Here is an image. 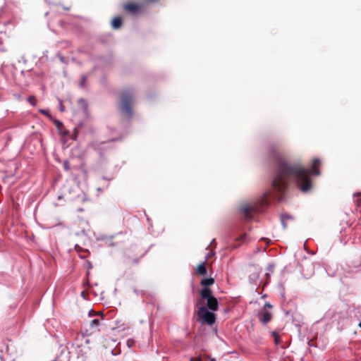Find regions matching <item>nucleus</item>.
I'll return each instance as SVG.
<instances>
[{"label": "nucleus", "instance_id": "nucleus-12", "mask_svg": "<svg viewBox=\"0 0 361 361\" xmlns=\"http://www.w3.org/2000/svg\"><path fill=\"white\" fill-rule=\"evenodd\" d=\"M99 323H100V319H94L91 320V322H90V326L92 329L93 328H97V327L99 326Z\"/></svg>", "mask_w": 361, "mask_h": 361}, {"label": "nucleus", "instance_id": "nucleus-19", "mask_svg": "<svg viewBox=\"0 0 361 361\" xmlns=\"http://www.w3.org/2000/svg\"><path fill=\"white\" fill-rule=\"evenodd\" d=\"M190 361H202L200 358H192Z\"/></svg>", "mask_w": 361, "mask_h": 361}, {"label": "nucleus", "instance_id": "nucleus-8", "mask_svg": "<svg viewBox=\"0 0 361 361\" xmlns=\"http://www.w3.org/2000/svg\"><path fill=\"white\" fill-rule=\"evenodd\" d=\"M197 273L200 275H205L207 274V268L205 267V262H202V264H199L197 267Z\"/></svg>", "mask_w": 361, "mask_h": 361}, {"label": "nucleus", "instance_id": "nucleus-15", "mask_svg": "<svg viewBox=\"0 0 361 361\" xmlns=\"http://www.w3.org/2000/svg\"><path fill=\"white\" fill-rule=\"evenodd\" d=\"M272 334L273 336L274 337L276 344H278L279 342V338L276 332H273Z\"/></svg>", "mask_w": 361, "mask_h": 361}, {"label": "nucleus", "instance_id": "nucleus-10", "mask_svg": "<svg viewBox=\"0 0 361 361\" xmlns=\"http://www.w3.org/2000/svg\"><path fill=\"white\" fill-rule=\"evenodd\" d=\"M122 20L120 17L114 18L111 22V26L114 29H118L121 26Z\"/></svg>", "mask_w": 361, "mask_h": 361}, {"label": "nucleus", "instance_id": "nucleus-14", "mask_svg": "<svg viewBox=\"0 0 361 361\" xmlns=\"http://www.w3.org/2000/svg\"><path fill=\"white\" fill-rule=\"evenodd\" d=\"M27 100H28V102H29L32 105H33V106H35V97H28Z\"/></svg>", "mask_w": 361, "mask_h": 361}, {"label": "nucleus", "instance_id": "nucleus-23", "mask_svg": "<svg viewBox=\"0 0 361 361\" xmlns=\"http://www.w3.org/2000/svg\"><path fill=\"white\" fill-rule=\"evenodd\" d=\"M209 361H216L214 358H210Z\"/></svg>", "mask_w": 361, "mask_h": 361}, {"label": "nucleus", "instance_id": "nucleus-6", "mask_svg": "<svg viewBox=\"0 0 361 361\" xmlns=\"http://www.w3.org/2000/svg\"><path fill=\"white\" fill-rule=\"evenodd\" d=\"M124 8L132 13H137L141 8L140 5L137 4H127L124 6Z\"/></svg>", "mask_w": 361, "mask_h": 361}, {"label": "nucleus", "instance_id": "nucleus-3", "mask_svg": "<svg viewBox=\"0 0 361 361\" xmlns=\"http://www.w3.org/2000/svg\"><path fill=\"white\" fill-rule=\"evenodd\" d=\"M197 317L202 323H207L209 325L213 324L215 322V315L214 313L207 310L204 307H200L197 311Z\"/></svg>", "mask_w": 361, "mask_h": 361}, {"label": "nucleus", "instance_id": "nucleus-7", "mask_svg": "<svg viewBox=\"0 0 361 361\" xmlns=\"http://www.w3.org/2000/svg\"><path fill=\"white\" fill-rule=\"evenodd\" d=\"M201 297L203 299L208 300L209 298L213 297L212 295V291L208 288H204L200 291Z\"/></svg>", "mask_w": 361, "mask_h": 361}, {"label": "nucleus", "instance_id": "nucleus-2", "mask_svg": "<svg viewBox=\"0 0 361 361\" xmlns=\"http://www.w3.org/2000/svg\"><path fill=\"white\" fill-rule=\"evenodd\" d=\"M122 111L128 116L132 115L131 103L133 102L132 94L129 91H125L121 97Z\"/></svg>", "mask_w": 361, "mask_h": 361}, {"label": "nucleus", "instance_id": "nucleus-5", "mask_svg": "<svg viewBox=\"0 0 361 361\" xmlns=\"http://www.w3.org/2000/svg\"><path fill=\"white\" fill-rule=\"evenodd\" d=\"M259 319L260 322H262L263 324L268 323L271 319V314L268 311H262L259 316Z\"/></svg>", "mask_w": 361, "mask_h": 361}, {"label": "nucleus", "instance_id": "nucleus-4", "mask_svg": "<svg viewBox=\"0 0 361 361\" xmlns=\"http://www.w3.org/2000/svg\"><path fill=\"white\" fill-rule=\"evenodd\" d=\"M207 307L212 311H216L218 309V301L214 296L207 300Z\"/></svg>", "mask_w": 361, "mask_h": 361}, {"label": "nucleus", "instance_id": "nucleus-11", "mask_svg": "<svg viewBox=\"0 0 361 361\" xmlns=\"http://www.w3.org/2000/svg\"><path fill=\"white\" fill-rule=\"evenodd\" d=\"M289 219H292V216L288 214H282L281 216V221L283 228H286V226H287L286 221Z\"/></svg>", "mask_w": 361, "mask_h": 361}, {"label": "nucleus", "instance_id": "nucleus-13", "mask_svg": "<svg viewBox=\"0 0 361 361\" xmlns=\"http://www.w3.org/2000/svg\"><path fill=\"white\" fill-rule=\"evenodd\" d=\"M86 77L83 76L80 82V86L84 87L85 86Z\"/></svg>", "mask_w": 361, "mask_h": 361}, {"label": "nucleus", "instance_id": "nucleus-18", "mask_svg": "<svg viewBox=\"0 0 361 361\" xmlns=\"http://www.w3.org/2000/svg\"><path fill=\"white\" fill-rule=\"evenodd\" d=\"M43 114H48V110H45V109H42L40 111Z\"/></svg>", "mask_w": 361, "mask_h": 361}, {"label": "nucleus", "instance_id": "nucleus-1", "mask_svg": "<svg viewBox=\"0 0 361 361\" xmlns=\"http://www.w3.org/2000/svg\"><path fill=\"white\" fill-rule=\"evenodd\" d=\"M273 159L277 170L272 182L271 190L264 193L255 204L252 205L244 204L240 207L242 215L247 220L252 219V212H262L269 204V198L282 201L283 195L290 180H295L302 192H307L312 186L310 176L311 174L318 176L320 173L317 169L320 165V161L318 159L313 160L311 169H305L299 164H288L285 158L278 152L273 154Z\"/></svg>", "mask_w": 361, "mask_h": 361}, {"label": "nucleus", "instance_id": "nucleus-22", "mask_svg": "<svg viewBox=\"0 0 361 361\" xmlns=\"http://www.w3.org/2000/svg\"><path fill=\"white\" fill-rule=\"evenodd\" d=\"M213 255H214L213 253H211V254H210V253H208L207 257V259H208L209 256Z\"/></svg>", "mask_w": 361, "mask_h": 361}, {"label": "nucleus", "instance_id": "nucleus-16", "mask_svg": "<svg viewBox=\"0 0 361 361\" xmlns=\"http://www.w3.org/2000/svg\"><path fill=\"white\" fill-rule=\"evenodd\" d=\"M246 238H247L246 234H243L240 237L239 240L241 241H245L246 240Z\"/></svg>", "mask_w": 361, "mask_h": 361}, {"label": "nucleus", "instance_id": "nucleus-24", "mask_svg": "<svg viewBox=\"0 0 361 361\" xmlns=\"http://www.w3.org/2000/svg\"><path fill=\"white\" fill-rule=\"evenodd\" d=\"M359 326L361 328V322L359 323Z\"/></svg>", "mask_w": 361, "mask_h": 361}, {"label": "nucleus", "instance_id": "nucleus-21", "mask_svg": "<svg viewBox=\"0 0 361 361\" xmlns=\"http://www.w3.org/2000/svg\"><path fill=\"white\" fill-rule=\"evenodd\" d=\"M264 307H267L269 308H271V305L269 303L267 302V303L265 304Z\"/></svg>", "mask_w": 361, "mask_h": 361}, {"label": "nucleus", "instance_id": "nucleus-9", "mask_svg": "<svg viewBox=\"0 0 361 361\" xmlns=\"http://www.w3.org/2000/svg\"><path fill=\"white\" fill-rule=\"evenodd\" d=\"M214 283V280L212 278H205L201 281L200 284L202 286H205V288H207L208 286H212Z\"/></svg>", "mask_w": 361, "mask_h": 361}, {"label": "nucleus", "instance_id": "nucleus-17", "mask_svg": "<svg viewBox=\"0 0 361 361\" xmlns=\"http://www.w3.org/2000/svg\"><path fill=\"white\" fill-rule=\"evenodd\" d=\"M59 108H60V111H63L64 109H63V106L61 104V102L60 101V106H59Z\"/></svg>", "mask_w": 361, "mask_h": 361}, {"label": "nucleus", "instance_id": "nucleus-20", "mask_svg": "<svg viewBox=\"0 0 361 361\" xmlns=\"http://www.w3.org/2000/svg\"><path fill=\"white\" fill-rule=\"evenodd\" d=\"M64 168L66 170H68V163L67 162H65L64 163Z\"/></svg>", "mask_w": 361, "mask_h": 361}]
</instances>
